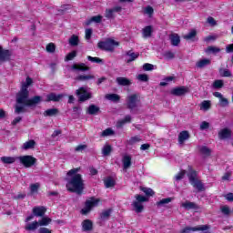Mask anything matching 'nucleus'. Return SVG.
I'll list each match as a JSON object with an SVG mask.
<instances>
[{
	"instance_id": "obj_1",
	"label": "nucleus",
	"mask_w": 233,
	"mask_h": 233,
	"mask_svg": "<svg viewBox=\"0 0 233 233\" xmlns=\"http://www.w3.org/2000/svg\"><path fill=\"white\" fill-rule=\"evenodd\" d=\"M81 168L76 167L69 170L67 176L71 178L67 181L66 188L68 192H75L76 194H83L85 190V182L81 174H77Z\"/></svg>"
},
{
	"instance_id": "obj_2",
	"label": "nucleus",
	"mask_w": 233,
	"mask_h": 233,
	"mask_svg": "<svg viewBox=\"0 0 233 233\" xmlns=\"http://www.w3.org/2000/svg\"><path fill=\"white\" fill-rule=\"evenodd\" d=\"M187 177L190 185L198 190V192H203L205 190V185L201 183V180L198 179V172L192 169V167H188Z\"/></svg>"
},
{
	"instance_id": "obj_3",
	"label": "nucleus",
	"mask_w": 233,
	"mask_h": 233,
	"mask_svg": "<svg viewBox=\"0 0 233 233\" xmlns=\"http://www.w3.org/2000/svg\"><path fill=\"white\" fill-rule=\"evenodd\" d=\"M135 198L137 200L132 203V207L134 208V210L135 212H137V214H141V212H143L145 208L142 203H147V201H148V198H147L143 195H136Z\"/></svg>"
},
{
	"instance_id": "obj_4",
	"label": "nucleus",
	"mask_w": 233,
	"mask_h": 233,
	"mask_svg": "<svg viewBox=\"0 0 233 233\" xmlns=\"http://www.w3.org/2000/svg\"><path fill=\"white\" fill-rule=\"evenodd\" d=\"M114 46H119V43L110 38L104 42H98L97 44V47L100 50H106V52L114 51Z\"/></svg>"
},
{
	"instance_id": "obj_5",
	"label": "nucleus",
	"mask_w": 233,
	"mask_h": 233,
	"mask_svg": "<svg viewBox=\"0 0 233 233\" xmlns=\"http://www.w3.org/2000/svg\"><path fill=\"white\" fill-rule=\"evenodd\" d=\"M28 96H30L28 89H26V87H22L20 92L16 95L17 105H24L26 106V103L28 102Z\"/></svg>"
},
{
	"instance_id": "obj_6",
	"label": "nucleus",
	"mask_w": 233,
	"mask_h": 233,
	"mask_svg": "<svg viewBox=\"0 0 233 233\" xmlns=\"http://www.w3.org/2000/svg\"><path fill=\"white\" fill-rule=\"evenodd\" d=\"M99 198H91L89 200L86 201L85 208L81 209V214L86 216L94 207H97L99 205Z\"/></svg>"
},
{
	"instance_id": "obj_7",
	"label": "nucleus",
	"mask_w": 233,
	"mask_h": 233,
	"mask_svg": "<svg viewBox=\"0 0 233 233\" xmlns=\"http://www.w3.org/2000/svg\"><path fill=\"white\" fill-rule=\"evenodd\" d=\"M76 96H78V101L81 103H85V101H88V99H92V93L86 91L85 87H79L76 91Z\"/></svg>"
},
{
	"instance_id": "obj_8",
	"label": "nucleus",
	"mask_w": 233,
	"mask_h": 233,
	"mask_svg": "<svg viewBox=\"0 0 233 233\" xmlns=\"http://www.w3.org/2000/svg\"><path fill=\"white\" fill-rule=\"evenodd\" d=\"M16 159H19L20 163L24 165L25 168H30V167H34V165H35V161H37L35 157L28 155L18 157H16Z\"/></svg>"
},
{
	"instance_id": "obj_9",
	"label": "nucleus",
	"mask_w": 233,
	"mask_h": 233,
	"mask_svg": "<svg viewBox=\"0 0 233 233\" xmlns=\"http://www.w3.org/2000/svg\"><path fill=\"white\" fill-rule=\"evenodd\" d=\"M137 103H139V95L133 94L127 96V108H129V110H134V108H137Z\"/></svg>"
},
{
	"instance_id": "obj_10",
	"label": "nucleus",
	"mask_w": 233,
	"mask_h": 233,
	"mask_svg": "<svg viewBox=\"0 0 233 233\" xmlns=\"http://www.w3.org/2000/svg\"><path fill=\"white\" fill-rule=\"evenodd\" d=\"M123 10L121 6H115L113 8L106 9L105 17L106 19H116V14H119Z\"/></svg>"
},
{
	"instance_id": "obj_11",
	"label": "nucleus",
	"mask_w": 233,
	"mask_h": 233,
	"mask_svg": "<svg viewBox=\"0 0 233 233\" xmlns=\"http://www.w3.org/2000/svg\"><path fill=\"white\" fill-rule=\"evenodd\" d=\"M208 228H210V227H208V225H202V226H197V227H186L184 228L180 233H190V232H198V231H205V230H208Z\"/></svg>"
},
{
	"instance_id": "obj_12",
	"label": "nucleus",
	"mask_w": 233,
	"mask_h": 233,
	"mask_svg": "<svg viewBox=\"0 0 233 233\" xmlns=\"http://www.w3.org/2000/svg\"><path fill=\"white\" fill-rule=\"evenodd\" d=\"M170 94L172 96H176L177 97L185 96V94H188V87L185 86L175 87L170 91Z\"/></svg>"
},
{
	"instance_id": "obj_13",
	"label": "nucleus",
	"mask_w": 233,
	"mask_h": 233,
	"mask_svg": "<svg viewBox=\"0 0 233 233\" xmlns=\"http://www.w3.org/2000/svg\"><path fill=\"white\" fill-rule=\"evenodd\" d=\"M213 96L219 99V101H218L219 106H221L222 108L228 106V99L225 98L221 93L215 92V93H213Z\"/></svg>"
},
{
	"instance_id": "obj_14",
	"label": "nucleus",
	"mask_w": 233,
	"mask_h": 233,
	"mask_svg": "<svg viewBox=\"0 0 233 233\" xmlns=\"http://www.w3.org/2000/svg\"><path fill=\"white\" fill-rule=\"evenodd\" d=\"M71 70H73V72H88L90 67L86 66L85 63H80L73 65Z\"/></svg>"
},
{
	"instance_id": "obj_15",
	"label": "nucleus",
	"mask_w": 233,
	"mask_h": 233,
	"mask_svg": "<svg viewBox=\"0 0 233 233\" xmlns=\"http://www.w3.org/2000/svg\"><path fill=\"white\" fill-rule=\"evenodd\" d=\"M61 99H63V95H61V94L57 95L56 93H50V94L46 95V102L50 103L51 101H53L54 103H58V101H61Z\"/></svg>"
},
{
	"instance_id": "obj_16",
	"label": "nucleus",
	"mask_w": 233,
	"mask_h": 233,
	"mask_svg": "<svg viewBox=\"0 0 233 233\" xmlns=\"http://www.w3.org/2000/svg\"><path fill=\"white\" fill-rule=\"evenodd\" d=\"M219 139H230L232 137V131L229 128H223L218 132Z\"/></svg>"
},
{
	"instance_id": "obj_17",
	"label": "nucleus",
	"mask_w": 233,
	"mask_h": 233,
	"mask_svg": "<svg viewBox=\"0 0 233 233\" xmlns=\"http://www.w3.org/2000/svg\"><path fill=\"white\" fill-rule=\"evenodd\" d=\"M11 56L10 50H3V47L0 46V63L10 61Z\"/></svg>"
},
{
	"instance_id": "obj_18",
	"label": "nucleus",
	"mask_w": 233,
	"mask_h": 233,
	"mask_svg": "<svg viewBox=\"0 0 233 233\" xmlns=\"http://www.w3.org/2000/svg\"><path fill=\"white\" fill-rule=\"evenodd\" d=\"M126 63H132V61H136L137 57H139V53H135L132 50L126 52Z\"/></svg>"
},
{
	"instance_id": "obj_19",
	"label": "nucleus",
	"mask_w": 233,
	"mask_h": 233,
	"mask_svg": "<svg viewBox=\"0 0 233 233\" xmlns=\"http://www.w3.org/2000/svg\"><path fill=\"white\" fill-rule=\"evenodd\" d=\"M181 207H183V208H185L186 210H198V208H199V206H198V204H196L195 202H190L188 200L182 203Z\"/></svg>"
},
{
	"instance_id": "obj_20",
	"label": "nucleus",
	"mask_w": 233,
	"mask_h": 233,
	"mask_svg": "<svg viewBox=\"0 0 233 233\" xmlns=\"http://www.w3.org/2000/svg\"><path fill=\"white\" fill-rule=\"evenodd\" d=\"M46 212V208L45 207H35L33 208V214L34 216H36V218H43Z\"/></svg>"
},
{
	"instance_id": "obj_21",
	"label": "nucleus",
	"mask_w": 233,
	"mask_h": 233,
	"mask_svg": "<svg viewBox=\"0 0 233 233\" xmlns=\"http://www.w3.org/2000/svg\"><path fill=\"white\" fill-rule=\"evenodd\" d=\"M116 82L119 86H130V85H132V81H130V79L123 76L116 77Z\"/></svg>"
},
{
	"instance_id": "obj_22",
	"label": "nucleus",
	"mask_w": 233,
	"mask_h": 233,
	"mask_svg": "<svg viewBox=\"0 0 233 233\" xmlns=\"http://www.w3.org/2000/svg\"><path fill=\"white\" fill-rule=\"evenodd\" d=\"M94 228V224L92 223V220L86 219L82 222V230L83 232H90Z\"/></svg>"
},
{
	"instance_id": "obj_23",
	"label": "nucleus",
	"mask_w": 233,
	"mask_h": 233,
	"mask_svg": "<svg viewBox=\"0 0 233 233\" xmlns=\"http://www.w3.org/2000/svg\"><path fill=\"white\" fill-rule=\"evenodd\" d=\"M44 117H56L59 116V109L57 108H49L43 113Z\"/></svg>"
},
{
	"instance_id": "obj_24",
	"label": "nucleus",
	"mask_w": 233,
	"mask_h": 233,
	"mask_svg": "<svg viewBox=\"0 0 233 233\" xmlns=\"http://www.w3.org/2000/svg\"><path fill=\"white\" fill-rule=\"evenodd\" d=\"M42 99L43 98L41 96H35L27 100L26 106H35V105H39L41 103Z\"/></svg>"
},
{
	"instance_id": "obj_25",
	"label": "nucleus",
	"mask_w": 233,
	"mask_h": 233,
	"mask_svg": "<svg viewBox=\"0 0 233 233\" xmlns=\"http://www.w3.org/2000/svg\"><path fill=\"white\" fill-rule=\"evenodd\" d=\"M122 163H123L124 170H128V168H130V167H132V157L128 155H126L123 157Z\"/></svg>"
},
{
	"instance_id": "obj_26",
	"label": "nucleus",
	"mask_w": 233,
	"mask_h": 233,
	"mask_svg": "<svg viewBox=\"0 0 233 233\" xmlns=\"http://www.w3.org/2000/svg\"><path fill=\"white\" fill-rule=\"evenodd\" d=\"M99 106L96 105H90L86 109V114L89 116H97L99 114Z\"/></svg>"
},
{
	"instance_id": "obj_27",
	"label": "nucleus",
	"mask_w": 233,
	"mask_h": 233,
	"mask_svg": "<svg viewBox=\"0 0 233 233\" xmlns=\"http://www.w3.org/2000/svg\"><path fill=\"white\" fill-rule=\"evenodd\" d=\"M152 32H154L152 25H147L142 29V35L144 39H147V37H152Z\"/></svg>"
},
{
	"instance_id": "obj_28",
	"label": "nucleus",
	"mask_w": 233,
	"mask_h": 233,
	"mask_svg": "<svg viewBox=\"0 0 233 233\" xmlns=\"http://www.w3.org/2000/svg\"><path fill=\"white\" fill-rule=\"evenodd\" d=\"M190 138V135L188 134V131H182L178 135V143L179 145H183L187 139Z\"/></svg>"
},
{
	"instance_id": "obj_29",
	"label": "nucleus",
	"mask_w": 233,
	"mask_h": 233,
	"mask_svg": "<svg viewBox=\"0 0 233 233\" xmlns=\"http://www.w3.org/2000/svg\"><path fill=\"white\" fill-rule=\"evenodd\" d=\"M130 121H132V116H130V115L126 116L124 119L116 122V128H123V127H125L127 123H130Z\"/></svg>"
},
{
	"instance_id": "obj_30",
	"label": "nucleus",
	"mask_w": 233,
	"mask_h": 233,
	"mask_svg": "<svg viewBox=\"0 0 233 233\" xmlns=\"http://www.w3.org/2000/svg\"><path fill=\"white\" fill-rule=\"evenodd\" d=\"M196 35H198V32L196 29H193L187 35H184V39L187 41H198V39H196Z\"/></svg>"
},
{
	"instance_id": "obj_31",
	"label": "nucleus",
	"mask_w": 233,
	"mask_h": 233,
	"mask_svg": "<svg viewBox=\"0 0 233 233\" xmlns=\"http://www.w3.org/2000/svg\"><path fill=\"white\" fill-rule=\"evenodd\" d=\"M76 81H90V79H96L94 75H79L76 78Z\"/></svg>"
},
{
	"instance_id": "obj_32",
	"label": "nucleus",
	"mask_w": 233,
	"mask_h": 233,
	"mask_svg": "<svg viewBox=\"0 0 233 233\" xmlns=\"http://www.w3.org/2000/svg\"><path fill=\"white\" fill-rule=\"evenodd\" d=\"M15 157H0V161L4 163V165H12L13 163H15Z\"/></svg>"
},
{
	"instance_id": "obj_33",
	"label": "nucleus",
	"mask_w": 233,
	"mask_h": 233,
	"mask_svg": "<svg viewBox=\"0 0 233 233\" xmlns=\"http://www.w3.org/2000/svg\"><path fill=\"white\" fill-rule=\"evenodd\" d=\"M35 140H28L27 142L24 143L22 146L23 150H30L35 148Z\"/></svg>"
},
{
	"instance_id": "obj_34",
	"label": "nucleus",
	"mask_w": 233,
	"mask_h": 233,
	"mask_svg": "<svg viewBox=\"0 0 233 233\" xmlns=\"http://www.w3.org/2000/svg\"><path fill=\"white\" fill-rule=\"evenodd\" d=\"M106 99L112 101L113 103H117L119 99H121V96H119L117 94H106Z\"/></svg>"
},
{
	"instance_id": "obj_35",
	"label": "nucleus",
	"mask_w": 233,
	"mask_h": 233,
	"mask_svg": "<svg viewBox=\"0 0 233 233\" xmlns=\"http://www.w3.org/2000/svg\"><path fill=\"white\" fill-rule=\"evenodd\" d=\"M106 188H112L114 187H116V180H114V178H112V177H108L107 178H106L104 180Z\"/></svg>"
},
{
	"instance_id": "obj_36",
	"label": "nucleus",
	"mask_w": 233,
	"mask_h": 233,
	"mask_svg": "<svg viewBox=\"0 0 233 233\" xmlns=\"http://www.w3.org/2000/svg\"><path fill=\"white\" fill-rule=\"evenodd\" d=\"M37 227H39V222L34 221L33 223H28L25 225V228L28 232H32V230H37Z\"/></svg>"
},
{
	"instance_id": "obj_37",
	"label": "nucleus",
	"mask_w": 233,
	"mask_h": 233,
	"mask_svg": "<svg viewBox=\"0 0 233 233\" xmlns=\"http://www.w3.org/2000/svg\"><path fill=\"white\" fill-rule=\"evenodd\" d=\"M208 65H210V59L208 58H204L202 60H199L196 66L197 68H205V66H208Z\"/></svg>"
},
{
	"instance_id": "obj_38",
	"label": "nucleus",
	"mask_w": 233,
	"mask_h": 233,
	"mask_svg": "<svg viewBox=\"0 0 233 233\" xmlns=\"http://www.w3.org/2000/svg\"><path fill=\"white\" fill-rule=\"evenodd\" d=\"M170 40H171V45H173V46H177L179 43H181V39L179 38V35L176 34L171 35Z\"/></svg>"
},
{
	"instance_id": "obj_39",
	"label": "nucleus",
	"mask_w": 233,
	"mask_h": 233,
	"mask_svg": "<svg viewBox=\"0 0 233 233\" xmlns=\"http://www.w3.org/2000/svg\"><path fill=\"white\" fill-rule=\"evenodd\" d=\"M210 106H212V103L210 102V100H204L200 104V110H210Z\"/></svg>"
},
{
	"instance_id": "obj_40",
	"label": "nucleus",
	"mask_w": 233,
	"mask_h": 233,
	"mask_svg": "<svg viewBox=\"0 0 233 233\" xmlns=\"http://www.w3.org/2000/svg\"><path fill=\"white\" fill-rule=\"evenodd\" d=\"M52 223V218L48 217H44L39 222L38 226L40 227H46L47 225H50Z\"/></svg>"
},
{
	"instance_id": "obj_41",
	"label": "nucleus",
	"mask_w": 233,
	"mask_h": 233,
	"mask_svg": "<svg viewBox=\"0 0 233 233\" xmlns=\"http://www.w3.org/2000/svg\"><path fill=\"white\" fill-rule=\"evenodd\" d=\"M200 153L205 156V157H208L210 154H212V150L208 148L207 146H203L200 147Z\"/></svg>"
},
{
	"instance_id": "obj_42",
	"label": "nucleus",
	"mask_w": 233,
	"mask_h": 233,
	"mask_svg": "<svg viewBox=\"0 0 233 233\" xmlns=\"http://www.w3.org/2000/svg\"><path fill=\"white\" fill-rule=\"evenodd\" d=\"M172 198H162L158 202H157V207H165V205H168V203H172Z\"/></svg>"
},
{
	"instance_id": "obj_43",
	"label": "nucleus",
	"mask_w": 233,
	"mask_h": 233,
	"mask_svg": "<svg viewBox=\"0 0 233 233\" xmlns=\"http://www.w3.org/2000/svg\"><path fill=\"white\" fill-rule=\"evenodd\" d=\"M69 45L71 46H77V45H79V37H77V35H73L69 38Z\"/></svg>"
},
{
	"instance_id": "obj_44",
	"label": "nucleus",
	"mask_w": 233,
	"mask_h": 233,
	"mask_svg": "<svg viewBox=\"0 0 233 233\" xmlns=\"http://www.w3.org/2000/svg\"><path fill=\"white\" fill-rule=\"evenodd\" d=\"M224 86L225 83L223 80H215L212 84V88H215V90H219Z\"/></svg>"
},
{
	"instance_id": "obj_45",
	"label": "nucleus",
	"mask_w": 233,
	"mask_h": 233,
	"mask_svg": "<svg viewBox=\"0 0 233 233\" xmlns=\"http://www.w3.org/2000/svg\"><path fill=\"white\" fill-rule=\"evenodd\" d=\"M219 74L221 77H232V72H230V70L228 69L220 68Z\"/></svg>"
},
{
	"instance_id": "obj_46",
	"label": "nucleus",
	"mask_w": 233,
	"mask_h": 233,
	"mask_svg": "<svg viewBox=\"0 0 233 233\" xmlns=\"http://www.w3.org/2000/svg\"><path fill=\"white\" fill-rule=\"evenodd\" d=\"M111 152H112V146L106 145V146L103 147V148H102L103 156H105V157L110 156Z\"/></svg>"
},
{
	"instance_id": "obj_47",
	"label": "nucleus",
	"mask_w": 233,
	"mask_h": 233,
	"mask_svg": "<svg viewBox=\"0 0 233 233\" xmlns=\"http://www.w3.org/2000/svg\"><path fill=\"white\" fill-rule=\"evenodd\" d=\"M207 54H219L221 52V49L216 46H208L206 49Z\"/></svg>"
},
{
	"instance_id": "obj_48",
	"label": "nucleus",
	"mask_w": 233,
	"mask_h": 233,
	"mask_svg": "<svg viewBox=\"0 0 233 233\" xmlns=\"http://www.w3.org/2000/svg\"><path fill=\"white\" fill-rule=\"evenodd\" d=\"M110 214H112V210L106 209L100 214V218L103 219V221H105L110 218Z\"/></svg>"
},
{
	"instance_id": "obj_49",
	"label": "nucleus",
	"mask_w": 233,
	"mask_h": 233,
	"mask_svg": "<svg viewBox=\"0 0 233 233\" xmlns=\"http://www.w3.org/2000/svg\"><path fill=\"white\" fill-rule=\"evenodd\" d=\"M24 112H26V109L25 108V106H21V105L17 104L15 106V113H16V114H24Z\"/></svg>"
},
{
	"instance_id": "obj_50",
	"label": "nucleus",
	"mask_w": 233,
	"mask_h": 233,
	"mask_svg": "<svg viewBox=\"0 0 233 233\" xmlns=\"http://www.w3.org/2000/svg\"><path fill=\"white\" fill-rule=\"evenodd\" d=\"M140 190H142L146 196H154L156 194L150 187H141Z\"/></svg>"
},
{
	"instance_id": "obj_51",
	"label": "nucleus",
	"mask_w": 233,
	"mask_h": 233,
	"mask_svg": "<svg viewBox=\"0 0 233 233\" xmlns=\"http://www.w3.org/2000/svg\"><path fill=\"white\" fill-rule=\"evenodd\" d=\"M46 52L49 54H54L56 52V44L54 43H49L46 47Z\"/></svg>"
},
{
	"instance_id": "obj_52",
	"label": "nucleus",
	"mask_w": 233,
	"mask_h": 233,
	"mask_svg": "<svg viewBox=\"0 0 233 233\" xmlns=\"http://www.w3.org/2000/svg\"><path fill=\"white\" fill-rule=\"evenodd\" d=\"M171 81H174V76H167L162 82H160V86H167V85Z\"/></svg>"
},
{
	"instance_id": "obj_53",
	"label": "nucleus",
	"mask_w": 233,
	"mask_h": 233,
	"mask_svg": "<svg viewBox=\"0 0 233 233\" xmlns=\"http://www.w3.org/2000/svg\"><path fill=\"white\" fill-rule=\"evenodd\" d=\"M101 136H102V137H106L108 136H114V131L112 128L108 127L102 132Z\"/></svg>"
},
{
	"instance_id": "obj_54",
	"label": "nucleus",
	"mask_w": 233,
	"mask_h": 233,
	"mask_svg": "<svg viewBox=\"0 0 233 233\" xmlns=\"http://www.w3.org/2000/svg\"><path fill=\"white\" fill-rule=\"evenodd\" d=\"M40 187H41V185H39V183L31 184L30 185L31 194H35V192H37V190H39Z\"/></svg>"
},
{
	"instance_id": "obj_55",
	"label": "nucleus",
	"mask_w": 233,
	"mask_h": 233,
	"mask_svg": "<svg viewBox=\"0 0 233 233\" xmlns=\"http://www.w3.org/2000/svg\"><path fill=\"white\" fill-rule=\"evenodd\" d=\"M139 141H141V137H139L138 136H135L130 137L128 143L130 145H136V143H139Z\"/></svg>"
},
{
	"instance_id": "obj_56",
	"label": "nucleus",
	"mask_w": 233,
	"mask_h": 233,
	"mask_svg": "<svg viewBox=\"0 0 233 233\" xmlns=\"http://www.w3.org/2000/svg\"><path fill=\"white\" fill-rule=\"evenodd\" d=\"M87 59L89 61H91V63H96V64H101L103 63V59L99 58V57H94V56H87Z\"/></svg>"
},
{
	"instance_id": "obj_57",
	"label": "nucleus",
	"mask_w": 233,
	"mask_h": 233,
	"mask_svg": "<svg viewBox=\"0 0 233 233\" xmlns=\"http://www.w3.org/2000/svg\"><path fill=\"white\" fill-rule=\"evenodd\" d=\"M220 210L224 216H229L230 215V208L228 206H222L220 207Z\"/></svg>"
},
{
	"instance_id": "obj_58",
	"label": "nucleus",
	"mask_w": 233,
	"mask_h": 233,
	"mask_svg": "<svg viewBox=\"0 0 233 233\" xmlns=\"http://www.w3.org/2000/svg\"><path fill=\"white\" fill-rule=\"evenodd\" d=\"M185 174H187V171L182 170L177 175L175 176L176 181H181L185 177Z\"/></svg>"
},
{
	"instance_id": "obj_59",
	"label": "nucleus",
	"mask_w": 233,
	"mask_h": 233,
	"mask_svg": "<svg viewBox=\"0 0 233 233\" xmlns=\"http://www.w3.org/2000/svg\"><path fill=\"white\" fill-rule=\"evenodd\" d=\"M143 70H145V72H150L154 70V65L146 63L143 65Z\"/></svg>"
},
{
	"instance_id": "obj_60",
	"label": "nucleus",
	"mask_w": 233,
	"mask_h": 233,
	"mask_svg": "<svg viewBox=\"0 0 233 233\" xmlns=\"http://www.w3.org/2000/svg\"><path fill=\"white\" fill-rule=\"evenodd\" d=\"M164 57H166V59H174V57H176V54L172 51H166L164 53Z\"/></svg>"
},
{
	"instance_id": "obj_61",
	"label": "nucleus",
	"mask_w": 233,
	"mask_h": 233,
	"mask_svg": "<svg viewBox=\"0 0 233 233\" xmlns=\"http://www.w3.org/2000/svg\"><path fill=\"white\" fill-rule=\"evenodd\" d=\"M32 83H33L32 78L27 77V78L25 79V83H24V84L22 85V88H25V90H28V86H30V85H32Z\"/></svg>"
},
{
	"instance_id": "obj_62",
	"label": "nucleus",
	"mask_w": 233,
	"mask_h": 233,
	"mask_svg": "<svg viewBox=\"0 0 233 233\" xmlns=\"http://www.w3.org/2000/svg\"><path fill=\"white\" fill-rule=\"evenodd\" d=\"M137 80L142 81L143 83H147V81H148V76L145 74H140L137 76Z\"/></svg>"
},
{
	"instance_id": "obj_63",
	"label": "nucleus",
	"mask_w": 233,
	"mask_h": 233,
	"mask_svg": "<svg viewBox=\"0 0 233 233\" xmlns=\"http://www.w3.org/2000/svg\"><path fill=\"white\" fill-rule=\"evenodd\" d=\"M76 56H77V52H76V51H73V52L69 53L66 56V61H72V59H74V57H76Z\"/></svg>"
},
{
	"instance_id": "obj_64",
	"label": "nucleus",
	"mask_w": 233,
	"mask_h": 233,
	"mask_svg": "<svg viewBox=\"0 0 233 233\" xmlns=\"http://www.w3.org/2000/svg\"><path fill=\"white\" fill-rule=\"evenodd\" d=\"M92 38V28L86 29V39H91Z\"/></svg>"
}]
</instances>
